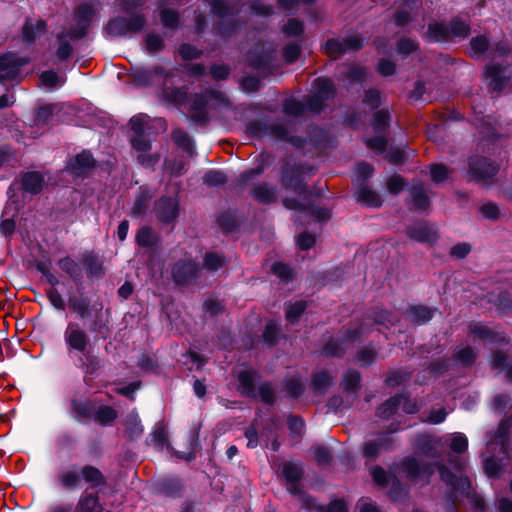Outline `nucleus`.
<instances>
[{
  "mask_svg": "<svg viewBox=\"0 0 512 512\" xmlns=\"http://www.w3.org/2000/svg\"><path fill=\"white\" fill-rule=\"evenodd\" d=\"M469 333L474 339L483 340L485 343H498L505 340L503 334L494 332L489 327L481 324H471Z\"/></svg>",
  "mask_w": 512,
  "mask_h": 512,
  "instance_id": "nucleus-19",
  "label": "nucleus"
},
{
  "mask_svg": "<svg viewBox=\"0 0 512 512\" xmlns=\"http://www.w3.org/2000/svg\"><path fill=\"white\" fill-rule=\"evenodd\" d=\"M273 58H274V51L265 52L258 57L254 56V52H251L249 54V61H250L251 65L257 69H263V70L268 69Z\"/></svg>",
  "mask_w": 512,
  "mask_h": 512,
  "instance_id": "nucleus-41",
  "label": "nucleus"
},
{
  "mask_svg": "<svg viewBox=\"0 0 512 512\" xmlns=\"http://www.w3.org/2000/svg\"><path fill=\"white\" fill-rule=\"evenodd\" d=\"M346 343V341L332 339L325 345L324 353L328 356H341L346 349Z\"/></svg>",
  "mask_w": 512,
  "mask_h": 512,
  "instance_id": "nucleus-47",
  "label": "nucleus"
},
{
  "mask_svg": "<svg viewBox=\"0 0 512 512\" xmlns=\"http://www.w3.org/2000/svg\"><path fill=\"white\" fill-rule=\"evenodd\" d=\"M284 112L287 115L298 116L301 115L307 108V103L304 105L300 101L290 99L285 101L283 106Z\"/></svg>",
  "mask_w": 512,
  "mask_h": 512,
  "instance_id": "nucleus-51",
  "label": "nucleus"
},
{
  "mask_svg": "<svg viewBox=\"0 0 512 512\" xmlns=\"http://www.w3.org/2000/svg\"><path fill=\"white\" fill-rule=\"evenodd\" d=\"M70 308L76 312L81 318H86L89 315V305L84 299L70 300Z\"/></svg>",
  "mask_w": 512,
  "mask_h": 512,
  "instance_id": "nucleus-60",
  "label": "nucleus"
},
{
  "mask_svg": "<svg viewBox=\"0 0 512 512\" xmlns=\"http://www.w3.org/2000/svg\"><path fill=\"white\" fill-rule=\"evenodd\" d=\"M283 32L289 37L298 36L303 32V24L296 19H290L283 27Z\"/></svg>",
  "mask_w": 512,
  "mask_h": 512,
  "instance_id": "nucleus-63",
  "label": "nucleus"
},
{
  "mask_svg": "<svg viewBox=\"0 0 512 512\" xmlns=\"http://www.w3.org/2000/svg\"><path fill=\"white\" fill-rule=\"evenodd\" d=\"M172 75L162 66L153 68H137L133 72L134 81L138 85L148 86L163 83L162 96L165 101L171 104H182L187 96V92L181 88H172L167 85V79Z\"/></svg>",
  "mask_w": 512,
  "mask_h": 512,
  "instance_id": "nucleus-2",
  "label": "nucleus"
},
{
  "mask_svg": "<svg viewBox=\"0 0 512 512\" xmlns=\"http://www.w3.org/2000/svg\"><path fill=\"white\" fill-rule=\"evenodd\" d=\"M80 368L85 374V381H88V378L91 379L97 371L101 368V363L98 358L94 355H85L79 359Z\"/></svg>",
  "mask_w": 512,
  "mask_h": 512,
  "instance_id": "nucleus-28",
  "label": "nucleus"
},
{
  "mask_svg": "<svg viewBox=\"0 0 512 512\" xmlns=\"http://www.w3.org/2000/svg\"><path fill=\"white\" fill-rule=\"evenodd\" d=\"M252 196L259 202L271 203L276 199V192L273 187L262 184L252 190Z\"/></svg>",
  "mask_w": 512,
  "mask_h": 512,
  "instance_id": "nucleus-34",
  "label": "nucleus"
},
{
  "mask_svg": "<svg viewBox=\"0 0 512 512\" xmlns=\"http://www.w3.org/2000/svg\"><path fill=\"white\" fill-rule=\"evenodd\" d=\"M117 417V412L110 406H100L94 416V420L101 425H107L113 422Z\"/></svg>",
  "mask_w": 512,
  "mask_h": 512,
  "instance_id": "nucleus-39",
  "label": "nucleus"
},
{
  "mask_svg": "<svg viewBox=\"0 0 512 512\" xmlns=\"http://www.w3.org/2000/svg\"><path fill=\"white\" fill-rule=\"evenodd\" d=\"M133 135L130 142L137 153V161L144 167L154 166L160 159L158 154L150 153L152 135L151 119L146 114H138L130 119Z\"/></svg>",
  "mask_w": 512,
  "mask_h": 512,
  "instance_id": "nucleus-1",
  "label": "nucleus"
},
{
  "mask_svg": "<svg viewBox=\"0 0 512 512\" xmlns=\"http://www.w3.org/2000/svg\"><path fill=\"white\" fill-rule=\"evenodd\" d=\"M441 479L451 486L455 491H459L462 494H469L471 489V483L468 477L457 475L450 472L445 466L441 465L438 467Z\"/></svg>",
  "mask_w": 512,
  "mask_h": 512,
  "instance_id": "nucleus-17",
  "label": "nucleus"
},
{
  "mask_svg": "<svg viewBox=\"0 0 512 512\" xmlns=\"http://www.w3.org/2000/svg\"><path fill=\"white\" fill-rule=\"evenodd\" d=\"M126 430L133 439L138 438L143 433V426L138 416L131 415L126 420Z\"/></svg>",
  "mask_w": 512,
  "mask_h": 512,
  "instance_id": "nucleus-48",
  "label": "nucleus"
},
{
  "mask_svg": "<svg viewBox=\"0 0 512 512\" xmlns=\"http://www.w3.org/2000/svg\"><path fill=\"white\" fill-rule=\"evenodd\" d=\"M71 407L77 418H87L91 414V406L88 402L72 400Z\"/></svg>",
  "mask_w": 512,
  "mask_h": 512,
  "instance_id": "nucleus-56",
  "label": "nucleus"
},
{
  "mask_svg": "<svg viewBox=\"0 0 512 512\" xmlns=\"http://www.w3.org/2000/svg\"><path fill=\"white\" fill-rule=\"evenodd\" d=\"M284 205L286 208L291 210H306L308 214H310L312 217L319 221H325L330 218V211L326 208L321 207H309L306 208L304 205L299 203L298 201L294 199L286 198L284 200Z\"/></svg>",
  "mask_w": 512,
  "mask_h": 512,
  "instance_id": "nucleus-24",
  "label": "nucleus"
},
{
  "mask_svg": "<svg viewBox=\"0 0 512 512\" xmlns=\"http://www.w3.org/2000/svg\"><path fill=\"white\" fill-rule=\"evenodd\" d=\"M223 263V257L213 252L207 253L204 258V267L209 271L218 270Z\"/></svg>",
  "mask_w": 512,
  "mask_h": 512,
  "instance_id": "nucleus-55",
  "label": "nucleus"
},
{
  "mask_svg": "<svg viewBox=\"0 0 512 512\" xmlns=\"http://www.w3.org/2000/svg\"><path fill=\"white\" fill-rule=\"evenodd\" d=\"M313 87V95L307 99V108L312 112H319L324 106V101L333 95L334 86L329 79L317 78Z\"/></svg>",
  "mask_w": 512,
  "mask_h": 512,
  "instance_id": "nucleus-6",
  "label": "nucleus"
},
{
  "mask_svg": "<svg viewBox=\"0 0 512 512\" xmlns=\"http://www.w3.org/2000/svg\"><path fill=\"white\" fill-rule=\"evenodd\" d=\"M433 316V311L425 306H413L407 312L410 321L422 324L429 321Z\"/></svg>",
  "mask_w": 512,
  "mask_h": 512,
  "instance_id": "nucleus-32",
  "label": "nucleus"
},
{
  "mask_svg": "<svg viewBox=\"0 0 512 512\" xmlns=\"http://www.w3.org/2000/svg\"><path fill=\"white\" fill-rule=\"evenodd\" d=\"M145 24V19L141 15H133L130 18L118 17L111 20L106 30L110 35L122 36L129 32H139Z\"/></svg>",
  "mask_w": 512,
  "mask_h": 512,
  "instance_id": "nucleus-8",
  "label": "nucleus"
},
{
  "mask_svg": "<svg viewBox=\"0 0 512 512\" xmlns=\"http://www.w3.org/2000/svg\"><path fill=\"white\" fill-rule=\"evenodd\" d=\"M470 47L475 56H480L489 50V42L485 36H476L471 39Z\"/></svg>",
  "mask_w": 512,
  "mask_h": 512,
  "instance_id": "nucleus-50",
  "label": "nucleus"
},
{
  "mask_svg": "<svg viewBox=\"0 0 512 512\" xmlns=\"http://www.w3.org/2000/svg\"><path fill=\"white\" fill-rule=\"evenodd\" d=\"M136 240L137 243L141 246H151L154 241V235L152 230L148 227L141 228L137 233Z\"/></svg>",
  "mask_w": 512,
  "mask_h": 512,
  "instance_id": "nucleus-58",
  "label": "nucleus"
},
{
  "mask_svg": "<svg viewBox=\"0 0 512 512\" xmlns=\"http://www.w3.org/2000/svg\"><path fill=\"white\" fill-rule=\"evenodd\" d=\"M282 474L289 483V492L293 494L299 493L298 481L303 474L301 466L293 462H286L283 465Z\"/></svg>",
  "mask_w": 512,
  "mask_h": 512,
  "instance_id": "nucleus-21",
  "label": "nucleus"
},
{
  "mask_svg": "<svg viewBox=\"0 0 512 512\" xmlns=\"http://www.w3.org/2000/svg\"><path fill=\"white\" fill-rule=\"evenodd\" d=\"M335 375L328 371H320L313 377L312 385L316 392L324 393L334 382Z\"/></svg>",
  "mask_w": 512,
  "mask_h": 512,
  "instance_id": "nucleus-30",
  "label": "nucleus"
},
{
  "mask_svg": "<svg viewBox=\"0 0 512 512\" xmlns=\"http://www.w3.org/2000/svg\"><path fill=\"white\" fill-rule=\"evenodd\" d=\"M417 0H403L404 8L395 14V23L398 26H404L411 19L410 10L416 5Z\"/></svg>",
  "mask_w": 512,
  "mask_h": 512,
  "instance_id": "nucleus-42",
  "label": "nucleus"
},
{
  "mask_svg": "<svg viewBox=\"0 0 512 512\" xmlns=\"http://www.w3.org/2000/svg\"><path fill=\"white\" fill-rule=\"evenodd\" d=\"M360 374L355 370L347 371L342 379L341 386L342 389L347 393H356L360 384Z\"/></svg>",
  "mask_w": 512,
  "mask_h": 512,
  "instance_id": "nucleus-35",
  "label": "nucleus"
},
{
  "mask_svg": "<svg viewBox=\"0 0 512 512\" xmlns=\"http://www.w3.org/2000/svg\"><path fill=\"white\" fill-rule=\"evenodd\" d=\"M469 168L471 175L483 184L496 174L497 167L488 161L486 158L473 157L469 161Z\"/></svg>",
  "mask_w": 512,
  "mask_h": 512,
  "instance_id": "nucleus-12",
  "label": "nucleus"
},
{
  "mask_svg": "<svg viewBox=\"0 0 512 512\" xmlns=\"http://www.w3.org/2000/svg\"><path fill=\"white\" fill-rule=\"evenodd\" d=\"M356 199L358 202L373 207H378L382 203L380 195L368 187H361L356 192Z\"/></svg>",
  "mask_w": 512,
  "mask_h": 512,
  "instance_id": "nucleus-29",
  "label": "nucleus"
},
{
  "mask_svg": "<svg viewBox=\"0 0 512 512\" xmlns=\"http://www.w3.org/2000/svg\"><path fill=\"white\" fill-rule=\"evenodd\" d=\"M400 399L396 396L387 400L383 405L377 409V416L380 418H389L392 416L399 407Z\"/></svg>",
  "mask_w": 512,
  "mask_h": 512,
  "instance_id": "nucleus-46",
  "label": "nucleus"
},
{
  "mask_svg": "<svg viewBox=\"0 0 512 512\" xmlns=\"http://www.w3.org/2000/svg\"><path fill=\"white\" fill-rule=\"evenodd\" d=\"M93 165H94V159H93L92 155L87 151H83L82 153L78 154L75 157L73 169L76 170L77 173H81L82 170L90 168Z\"/></svg>",
  "mask_w": 512,
  "mask_h": 512,
  "instance_id": "nucleus-45",
  "label": "nucleus"
},
{
  "mask_svg": "<svg viewBox=\"0 0 512 512\" xmlns=\"http://www.w3.org/2000/svg\"><path fill=\"white\" fill-rule=\"evenodd\" d=\"M226 176L223 172L217 170H211L204 176V182L211 186H217L225 183Z\"/></svg>",
  "mask_w": 512,
  "mask_h": 512,
  "instance_id": "nucleus-59",
  "label": "nucleus"
},
{
  "mask_svg": "<svg viewBox=\"0 0 512 512\" xmlns=\"http://www.w3.org/2000/svg\"><path fill=\"white\" fill-rule=\"evenodd\" d=\"M402 472L411 480L427 481L429 476L434 472L431 465L420 464L414 458H407L402 462Z\"/></svg>",
  "mask_w": 512,
  "mask_h": 512,
  "instance_id": "nucleus-13",
  "label": "nucleus"
},
{
  "mask_svg": "<svg viewBox=\"0 0 512 512\" xmlns=\"http://www.w3.org/2000/svg\"><path fill=\"white\" fill-rule=\"evenodd\" d=\"M64 341L68 350L84 353L90 344V337L79 324L70 322L64 331Z\"/></svg>",
  "mask_w": 512,
  "mask_h": 512,
  "instance_id": "nucleus-7",
  "label": "nucleus"
},
{
  "mask_svg": "<svg viewBox=\"0 0 512 512\" xmlns=\"http://www.w3.org/2000/svg\"><path fill=\"white\" fill-rule=\"evenodd\" d=\"M256 373L251 370L242 371L238 375L239 390L242 395L248 397H256L257 392L255 390L254 381Z\"/></svg>",
  "mask_w": 512,
  "mask_h": 512,
  "instance_id": "nucleus-26",
  "label": "nucleus"
},
{
  "mask_svg": "<svg viewBox=\"0 0 512 512\" xmlns=\"http://www.w3.org/2000/svg\"><path fill=\"white\" fill-rule=\"evenodd\" d=\"M83 36L82 32H76V30H71L67 32H62L57 37V49H56V57L59 61H64L68 59L72 52L73 47L70 43V40L78 39Z\"/></svg>",
  "mask_w": 512,
  "mask_h": 512,
  "instance_id": "nucleus-18",
  "label": "nucleus"
},
{
  "mask_svg": "<svg viewBox=\"0 0 512 512\" xmlns=\"http://www.w3.org/2000/svg\"><path fill=\"white\" fill-rule=\"evenodd\" d=\"M265 132H263V125L260 122H253L248 126V131L250 134L260 137L263 133L271 134L273 137L277 139H287L292 144L302 147V143L300 140L294 138H288V128L284 124H274L270 127H264Z\"/></svg>",
  "mask_w": 512,
  "mask_h": 512,
  "instance_id": "nucleus-11",
  "label": "nucleus"
},
{
  "mask_svg": "<svg viewBox=\"0 0 512 512\" xmlns=\"http://www.w3.org/2000/svg\"><path fill=\"white\" fill-rule=\"evenodd\" d=\"M77 512H102L103 506L99 501L97 494L85 490L79 497L77 506Z\"/></svg>",
  "mask_w": 512,
  "mask_h": 512,
  "instance_id": "nucleus-20",
  "label": "nucleus"
},
{
  "mask_svg": "<svg viewBox=\"0 0 512 512\" xmlns=\"http://www.w3.org/2000/svg\"><path fill=\"white\" fill-rule=\"evenodd\" d=\"M453 357L457 363L463 366H470L476 360V353L470 346H460L455 350Z\"/></svg>",
  "mask_w": 512,
  "mask_h": 512,
  "instance_id": "nucleus-33",
  "label": "nucleus"
},
{
  "mask_svg": "<svg viewBox=\"0 0 512 512\" xmlns=\"http://www.w3.org/2000/svg\"><path fill=\"white\" fill-rule=\"evenodd\" d=\"M211 6V10L214 14L218 15L221 18H227L230 15H233L238 12L234 5L230 3V1H222V0H205Z\"/></svg>",
  "mask_w": 512,
  "mask_h": 512,
  "instance_id": "nucleus-31",
  "label": "nucleus"
},
{
  "mask_svg": "<svg viewBox=\"0 0 512 512\" xmlns=\"http://www.w3.org/2000/svg\"><path fill=\"white\" fill-rule=\"evenodd\" d=\"M172 138L175 143L191 153L193 150V142L189 135L182 129H175L172 133Z\"/></svg>",
  "mask_w": 512,
  "mask_h": 512,
  "instance_id": "nucleus-44",
  "label": "nucleus"
},
{
  "mask_svg": "<svg viewBox=\"0 0 512 512\" xmlns=\"http://www.w3.org/2000/svg\"><path fill=\"white\" fill-rule=\"evenodd\" d=\"M45 32V22L42 20H27L23 27V37L25 41L31 43Z\"/></svg>",
  "mask_w": 512,
  "mask_h": 512,
  "instance_id": "nucleus-27",
  "label": "nucleus"
},
{
  "mask_svg": "<svg viewBox=\"0 0 512 512\" xmlns=\"http://www.w3.org/2000/svg\"><path fill=\"white\" fill-rule=\"evenodd\" d=\"M81 478L91 487H98L106 483L102 472L92 465H85L81 469L76 466L65 469L57 476V482L62 489L71 490L80 487Z\"/></svg>",
  "mask_w": 512,
  "mask_h": 512,
  "instance_id": "nucleus-3",
  "label": "nucleus"
},
{
  "mask_svg": "<svg viewBox=\"0 0 512 512\" xmlns=\"http://www.w3.org/2000/svg\"><path fill=\"white\" fill-rule=\"evenodd\" d=\"M250 8L255 14L262 16L270 15L273 12L272 4L267 3L265 0L253 2Z\"/></svg>",
  "mask_w": 512,
  "mask_h": 512,
  "instance_id": "nucleus-64",
  "label": "nucleus"
},
{
  "mask_svg": "<svg viewBox=\"0 0 512 512\" xmlns=\"http://www.w3.org/2000/svg\"><path fill=\"white\" fill-rule=\"evenodd\" d=\"M411 195L414 206L417 209H425L429 206V199L424 191L422 184H414L411 188Z\"/></svg>",
  "mask_w": 512,
  "mask_h": 512,
  "instance_id": "nucleus-37",
  "label": "nucleus"
},
{
  "mask_svg": "<svg viewBox=\"0 0 512 512\" xmlns=\"http://www.w3.org/2000/svg\"><path fill=\"white\" fill-rule=\"evenodd\" d=\"M362 45L363 41L358 35H351L343 40H328L325 44V52L329 57L336 59L346 52L359 50Z\"/></svg>",
  "mask_w": 512,
  "mask_h": 512,
  "instance_id": "nucleus-9",
  "label": "nucleus"
},
{
  "mask_svg": "<svg viewBox=\"0 0 512 512\" xmlns=\"http://www.w3.org/2000/svg\"><path fill=\"white\" fill-rule=\"evenodd\" d=\"M407 234L410 238L419 242L431 243L437 238L434 228L425 223L409 227Z\"/></svg>",
  "mask_w": 512,
  "mask_h": 512,
  "instance_id": "nucleus-22",
  "label": "nucleus"
},
{
  "mask_svg": "<svg viewBox=\"0 0 512 512\" xmlns=\"http://www.w3.org/2000/svg\"><path fill=\"white\" fill-rule=\"evenodd\" d=\"M198 271V264L187 259L177 262L173 267L172 274L177 284H187L197 277Z\"/></svg>",
  "mask_w": 512,
  "mask_h": 512,
  "instance_id": "nucleus-14",
  "label": "nucleus"
},
{
  "mask_svg": "<svg viewBox=\"0 0 512 512\" xmlns=\"http://www.w3.org/2000/svg\"><path fill=\"white\" fill-rule=\"evenodd\" d=\"M258 395L260 399L267 403L273 404L275 401V392L271 384L268 382L261 383L258 387Z\"/></svg>",
  "mask_w": 512,
  "mask_h": 512,
  "instance_id": "nucleus-54",
  "label": "nucleus"
},
{
  "mask_svg": "<svg viewBox=\"0 0 512 512\" xmlns=\"http://www.w3.org/2000/svg\"><path fill=\"white\" fill-rule=\"evenodd\" d=\"M28 63L26 58L15 54L0 57V82L11 81L18 77L20 68Z\"/></svg>",
  "mask_w": 512,
  "mask_h": 512,
  "instance_id": "nucleus-10",
  "label": "nucleus"
},
{
  "mask_svg": "<svg viewBox=\"0 0 512 512\" xmlns=\"http://www.w3.org/2000/svg\"><path fill=\"white\" fill-rule=\"evenodd\" d=\"M305 308H306V303L303 301H297L293 304H290L286 310V317H287L288 321H290L291 323H294L295 321H297V319L304 312Z\"/></svg>",
  "mask_w": 512,
  "mask_h": 512,
  "instance_id": "nucleus-53",
  "label": "nucleus"
},
{
  "mask_svg": "<svg viewBox=\"0 0 512 512\" xmlns=\"http://www.w3.org/2000/svg\"><path fill=\"white\" fill-rule=\"evenodd\" d=\"M157 218L162 222H171L178 216L179 207L177 196L162 197L155 207Z\"/></svg>",
  "mask_w": 512,
  "mask_h": 512,
  "instance_id": "nucleus-15",
  "label": "nucleus"
},
{
  "mask_svg": "<svg viewBox=\"0 0 512 512\" xmlns=\"http://www.w3.org/2000/svg\"><path fill=\"white\" fill-rule=\"evenodd\" d=\"M40 81L45 87L55 88L64 85L66 77L58 75L55 71L48 70L41 73Z\"/></svg>",
  "mask_w": 512,
  "mask_h": 512,
  "instance_id": "nucleus-38",
  "label": "nucleus"
},
{
  "mask_svg": "<svg viewBox=\"0 0 512 512\" xmlns=\"http://www.w3.org/2000/svg\"><path fill=\"white\" fill-rule=\"evenodd\" d=\"M160 8V17L162 24L167 28H176L179 23V16L177 12L165 8L164 3H161Z\"/></svg>",
  "mask_w": 512,
  "mask_h": 512,
  "instance_id": "nucleus-43",
  "label": "nucleus"
},
{
  "mask_svg": "<svg viewBox=\"0 0 512 512\" xmlns=\"http://www.w3.org/2000/svg\"><path fill=\"white\" fill-rule=\"evenodd\" d=\"M469 25L459 19L449 23L433 22L428 25L427 38L434 42L447 41L452 37H466L469 34Z\"/></svg>",
  "mask_w": 512,
  "mask_h": 512,
  "instance_id": "nucleus-5",
  "label": "nucleus"
},
{
  "mask_svg": "<svg viewBox=\"0 0 512 512\" xmlns=\"http://www.w3.org/2000/svg\"><path fill=\"white\" fill-rule=\"evenodd\" d=\"M151 441L153 445L159 449L168 447V431L164 424H159L155 427L151 434Z\"/></svg>",
  "mask_w": 512,
  "mask_h": 512,
  "instance_id": "nucleus-40",
  "label": "nucleus"
},
{
  "mask_svg": "<svg viewBox=\"0 0 512 512\" xmlns=\"http://www.w3.org/2000/svg\"><path fill=\"white\" fill-rule=\"evenodd\" d=\"M285 388L291 396L297 397L302 394L304 385L299 379L290 378L286 380Z\"/></svg>",
  "mask_w": 512,
  "mask_h": 512,
  "instance_id": "nucleus-62",
  "label": "nucleus"
},
{
  "mask_svg": "<svg viewBox=\"0 0 512 512\" xmlns=\"http://www.w3.org/2000/svg\"><path fill=\"white\" fill-rule=\"evenodd\" d=\"M227 105L228 99L222 92L207 90L204 94L195 95L190 106V115L194 121L206 122L209 110Z\"/></svg>",
  "mask_w": 512,
  "mask_h": 512,
  "instance_id": "nucleus-4",
  "label": "nucleus"
},
{
  "mask_svg": "<svg viewBox=\"0 0 512 512\" xmlns=\"http://www.w3.org/2000/svg\"><path fill=\"white\" fill-rule=\"evenodd\" d=\"M485 79L493 90L499 91L503 89L509 79L507 67L502 64L487 65Z\"/></svg>",
  "mask_w": 512,
  "mask_h": 512,
  "instance_id": "nucleus-16",
  "label": "nucleus"
},
{
  "mask_svg": "<svg viewBox=\"0 0 512 512\" xmlns=\"http://www.w3.org/2000/svg\"><path fill=\"white\" fill-rule=\"evenodd\" d=\"M146 49L150 53H155L164 48L163 38L157 34H147L145 37Z\"/></svg>",
  "mask_w": 512,
  "mask_h": 512,
  "instance_id": "nucleus-52",
  "label": "nucleus"
},
{
  "mask_svg": "<svg viewBox=\"0 0 512 512\" xmlns=\"http://www.w3.org/2000/svg\"><path fill=\"white\" fill-rule=\"evenodd\" d=\"M343 74L349 83H354L361 81L365 77L366 70L360 66L351 65L343 71Z\"/></svg>",
  "mask_w": 512,
  "mask_h": 512,
  "instance_id": "nucleus-49",
  "label": "nucleus"
},
{
  "mask_svg": "<svg viewBox=\"0 0 512 512\" xmlns=\"http://www.w3.org/2000/svg\"><path fill=\"white\" fill-rule=\"evenodd\" d=\"M389 114L387 111L381 110L375 113L373 127L376 132L385 130L389 125Z\"/></svg>",
  "mask_w": 512,
  "mask_h": 512,
  "instance_id": "nucleus-57",
  "label": "nucleus"
},
{
  "mask_svg": "<svg viewBox=\"0 0 512 512\" xmlns=\"http://www.w3.org/2000/svg\"><path fill=\"white\" fill-rule=\"evenodd\" d=\"M44 186V177L39 172H27L22 176V187L24 191L37 194Z\"/></svg>",
  "mask_w": 512,
  "mask_h": 512,
  "instance_id": "nucleus-25",
  "label": "nucleus"
},
{
  "mask_svg": "<svg viewBox=\"0 0 512 512\" xmlns=\"http://www.w3.org/2000/svg\"><path fill=\"white\" fill-rule=\"evenodd\" d=\"M94 16V10L91 6L87 4L80 5L76 12V18L78 20V24L80 26L79 32L85 33V29L88 23L92 20ZM78 32V30H76Z\"/></svg>",
  "mask_w": 512,
  "mask_h": 512,
  "instance_id": "nucleus-36",
  "label": "nucleus"
},
{
  "mask_svg": "<svg viewBox=\"0 0 512 512\" xmlns=\"http://www.w3.org/2000/svg\"><path fill=\"white\" fill-rule=\"evenodd\" d=\"M392 443L393 438L388 435H383L374 441H369L364 446V456L370 459H374L380 452L388 450Z\"/></svg>",
  "mask_w": 512,
  "mask_h": 512,
  "instance_id": "nucleus-23",
  "label": "nucleus"
},
{
  "mask_svg": "<svg viewBox=\"0 0 512 512\" xmlns=\"http://www.w3.org/2000/svg\"><path fill=\"white\" fill-rule=\"evenodd\" d=\"M417 48L418 45L415 41L408 38H402L398 42L397 52L400 55L406 56L415 51Z\"/></svg>",
  "mask_w": 512,
  "mask_h": 512,
  "instance_id": "nucleus-61",
  "label": "nucleus"
}]
</instances>
